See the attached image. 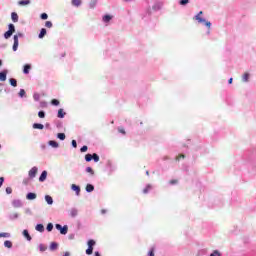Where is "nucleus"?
<instances>
[{
  "mask_svg": "<svg viewBox=\"0 0 256 256\" xmlns=\"http://www.w3.org/2000/svg\"><path fill=\"white\" fill-rule=\"evenodd\" d=\"M95 161V163H99V155H97V153L94 154H86L85 155V161H87V163H89V161Z\"/></svg>",
  "mask_w": 256,
  "mask_h": 256,
  "instance_id": "1",
  "label": "nucleus"
},
{
  "mask_svg": "<svg viewBox=\"0 0 256 256\" xmlns=\"http://www.w3.org/2000/svg\"><path fill=\"white\" fill-rule=\"evenodd\" d=\"M55 227L58 231H60L61 235H67L69 231V227L67 225L61 226V224H56Z\"/></svg>",
  "mask_w": 256,
  "mask_h": 256,
  "instance_id": "2",
  "label": "nucleus"
},
{
  "mask_svg": "<svg viewBox=\"0 0 256 256\" xmlns=\"http://www.w3.org/2000/svg\"><path fill=\"white\" fill-rule=\"evenodd\" d=\"M194 19L196 21H198V23H205L206 27H208V29H211V22H207L205 19H203L201 16H199V14H197Z\"/></svg>",
  "mask_w": 256,
  "mask_h": 256,
  "instance_id": "3",
  "label": "nucleus"
},
{
  "mask_svg": "<svg viewBox=\"0 0 256 256\" xmlns=\"http://www.w3.org/2000/svg\"><path fill=\"white\" fill-rule=\"evenodd\" d=\"M39 171V169L37 167H32L31 170L29 171L28 175L31 179H34V177L37 176V172Z\"/></svg>",
  "mask_w": 256,
  "mask_h": 256,
  "instance_id": "4",
  "label": "nucleus"
},
{
  "mask_svg": "<svg viewBox=\"0 0 256 256\" xmlns=\"http://www.w3.org/2000/svg\"><path fill=\"white\" fill-rule=\"evenodd\" d=\"M13 51H17L19 49V36L14 35V44L12 46Z\"/></svg>",
  "mask_w": 256,
  "mask_h": 256,
  "instance_id": "5",
  "label": "nucleus"
},
{
  "mask_svg": "<svg viewBox=\"0 0 256 256\" xmlns=\"http://www.w3.org/2000/svg\"><path fill=\"white\" fill-rule=\"evenodd\" d=\"M26 199H28L29 201H33V199H37V194L30 192L27 194Z\"/></svg>",
  "mask_w": 256,
  "mask_h": 256,
  "instance_id": "6",
  "label": "nucleus"
},
{
  "mask_svg": "<svg viewBox=\"0 0 256 256\" xmlns=\"http://www.w3.org/2000/svg\"><path fill=\"white\" fill-rule=\"evenodd\" d=\"M0 81H7V70L0 72Z\"/></svg>",
  "mask_w": 256,
  "mask_h": 256,
  "instance_id": "7",
  "label": "nucleus"
},
{
  "mask_svg": "<svg viewBox=\"0 0 256 256\" xmlns=\"http://www.w3.org/2000/svg\"><path fill=\"white\" fill-rule=\"evenodd\" d=\"M46 179H47V171L44 170L39 177V181H40V183H43V181H45Z\"/></svg>",
  "mask_w": 256,
  "mask_h": 256,
  "instance_id": "8",
  "label": "nucleus"
},
{
  "mask_svg": "<svg viewBox=\"0 0 256 256\" xmlns=\"http://www.w3.org/2000/svg\"><path fill=\"white\" fill-rule=\"evenodd\" d=\"M11 19H12L13 23H17V21H19V15H17L16 12H12Z\"/></svg>",
  "mask_w": 256,
  "mask_h": 256,
  "instance_id": "9",
  "label": "nucleus"
},
{
  "mask_svg": "<svg viewBox=\"0 0 256 256\" xmlns=\"http://www.w3.org/2000/svg\"><path fill=\"white\" fill-rule=\"evenodd\" d=\"M71 189H72V191H75L77 195H79V193H81V188L75 184H72Z\"/></svg>",
  "mask_w": 256,
  "mask_h": 256,
  "instance_id": "10",
  "label": "nucleus"
},
{
  "mask_svg": "<svg viewBox=\"0 0 256 256\" xmlns=\"http://www.w3.org/2000/svg\"><path fill=\"white\" fill-rule=\"evenodd\" d=\"M35 229L36 231H39V233H43V231H45V226H43V224H37Z\"/></svg>",
  "mask_w": 256,
  "mask_h": 256,
  "instance_id": "11",
  "label": "nucleus"
},
{
  "mask_svg": "<svg viewBox=\"0 0 256 256\" xmlns=\"http://www.w3.org/2000/svg\"><path fill=\"white\" fill-rule=\"evenodd\" d=\"M29 71H31V65L26 64V65L24 66L23 73H24L25 75H29Z\"/></svg>",
  "mask_w": 256,
  "mask_h": 256,
  "instance_id": "12",
  "label": "nucleus"
},
{
  "mask_svg": "<svg viewBox=\"0 0 256 256\" xmlns=\"http://www.w3.org/2000/svg\"><path fill=\"white\" fill-rule=\"evenodd\" d=\"M86 191H87V193H92V191H95V186H93L91 184H87Z\"/></svg>",
  "mask_w": 256,
  "mask_h": 256,
  "instance_id": "13",
  "label": "nucleus"
},
{
  "mask_svg": "<svg viewBox=\"0 0 256 256\" xmlns=\"http://www.w3.org/2000/svg\"><path fill=\"white\" fill-rule=\"evenodd\" d=\"M45 35H47V29L42 28L39 33V39H43V37H45Z\"/></svg>",
  "mask_w": 256,
  "mask_h": 256,
  "instance_id": "14",
  "label": "nucleus"
},
{
  "mask_svg": "<svg viewBox=\"0 0 256 256\" xmlns=\"http://www.w3.org/2000/svg\"><path fill=\"white\" fill-rule=\"evenodd\" d=\"M242 81L244 83H247V81H249V72H245L242 76Z\"/></svg>",
  "mask_w": 256,
  "mask_h": 256,
  "instance_id": "15",
  "label": "nucleus"
},
{
  "mask_svg": "<svg viewBox=\"0 0 256 256\" xmlns=\"http://www.w3.org/2000/svg\"><path fill=\"white\" fill-rule=\"evenodd\" d=\"M33 129H45V126L43 124H39V123H34L33 124Z\"/></svg>",
  "mask_w": 256,
  "mask_h": 256,
  "instance_id": "16",
  "label": "nucleus"
},
{
  "mask_svg": "<svg viewBox=\"0 0 256 256\" xmlns=\"http://www.w3.org/2000/svg\"><path fill=\"white\" fill-rule=\"evenodd\" d=\"M45 201L48 203V205H53V198L51 196L46 195Z\"/></svg>",
  "mask_w": 256,
  "mask_h": 256,
  "instance_id": "17",
  "label": "nucleus"
},
{
  "mask_svg": "<svg viewBox=\"0 0 256 256\" xmlns=\"http://www.w3.org/2000/svg\"><path fill=\"white\" fill-rule=\"evenodd\" d=\"M49 145H50V147H54V149H57V147H59V143H57L56 141H53V140L49 141Z\"/></svg>",
  "mask_w": 256,
  "mask_h": 256,
  "instance_id": "18",
  "label": "nucleus"
},
{
  "mask_svg": "<svg viewBox=\"0 0 256 256\" xmlns=\"http://www.w3.org/2000/svg\"><path fill=\"white\" fill-rule=\"evenodd\" d=\"M111 19H113V16H111V15H105L103 17L104 23H109V21H111Z\"/></svg>",
  "mask_w": 256,
  "mask_h": 256,
  "instance_id": "19",
  "label": "nucleus"
},
{
  "mask_svg": "<svg viewBox=\"0 0 256 256\" xmlns=\"http://www.w3.org/2000/svg\"><path fill=\"white\" fill-rule=\"evenodd\" d=\"M59 247V244H57L56 242H52L50 244V250L51 251H55V249H57Z\"/></svg>",
  "mask_w": 256,
  "mask_h": 256,
  "instance_id": "20",
  "label": "nucleus"
},
{
  "mask_svg": "<svg viewBox=\"0 0 256 256\" xmlns=\"http://www.w3.org/2000/svg\"><path fill=\"white\" fill-rule=\"evenodd\" d=\"M23 235L24 237H26L27 241H31V235H29V231L24 230Z\"/></svg>",
  "mask_w": 256,
  "mask_h": 256,
  "instance_id": "21",
  "label": "nucleus"
},
{
  "mask_svg": "<svg viewBox=\"0 0 256 256\" xmlns=\"http://www.w3.org/2000/svg\"><path fill=\"white\" fill-rule=\"evenodd\" d=\"M4 246L7 247L8 249H11V247H13V243L9 240H6L4 242Z\"/></svg>",
  "mask_w": 256,
  "mask_h": 256,
  "instance_id": "22",
  "label": "nucleus"
},
{
  "mask_svg": "<svg viewBox=\"0 0 256 256\" xmlns=\"http://www.w3.org/2000/svg\"><path fill=\"white\" fill-rule=\"evenodd\" d=\"M63 117H65V112H63V109H59L58 110V118L63 119Z\"/></svg>",
  "mask_w": 256,
  "mask_h": 256,
  "instance_id": "23",
  "label": "nucleus"
},
{
  "mask_svg": "<svg viewBox=\"0 0 256 256\" xmlns=\"http://www.w3.org/2000/svg\"><path fill=\"white\" fill-rule=\"evenodd\" d=\"M9 81H10V85H12V87H17V80L15 78H11Z\"/></svg>",
  "mask_w": 256,
  "mask_h": 256,
  "instance_id": "24",
  "label": "nucleus"
},
{
  "mask_svg": "<svg viewBox=\"0 0 256 256\" xmlns=\"http://www.w3.org/2000/svg\"><path fill=\"white\" fill-rule=\"evenodd\" d=\"M78 211H77V209H72V210H70V215L72 216V217H77V215H78Z\"/></svg>",
  "mask_w": 256,
  "mask_h": 256,
  "instance_id": "25",
  "label": "nucleus"
},
{
  "mask_svg": "<svg viewBox=\"0 0 256 256\" xmlns=\"http://www.w3.org/2000/svg\"><path fill=\"white\" fill-rule=\"evenodd\" d=\"M72 5H74V7H79V5H81V0H72Z\"/></svg>",
  "mask_w": 256,
  "mask_h": 256,
  "instance_id": "26",
  "label": "nucleus"
},
{
  "mask_svg": "<svg viewBox=\"0 0 256 256\" xmlns=\"http://www.w3.org/2000/svg\"><path fill=\"white\" fill-rule=\"evenodd\" d=\"M31 3V1L29 0H21L18 2L19 5H29Z\"/></svg>",
  "mask_w": 256,
  "mask_h": 256,
  "instance_id": "27",
  "label": "nucleus"
},
{
  "mask_svg": "<svg viewBox=\"0 0 256 256\" xmlns=\"http://www.w3.org/2000/svg\"><path fill=\"white\" fill-rule=\"evenodd\" d=\"M8 29H9L8 31L12 32V34L15 33V25L9 24Z\"/></svg>",
  "mask_w": 256,
  "mask_h": 256,
  "instance_id": "28",
  "label": "nucleus"
},
{
  "mask_svg": "<svg viewBox=\"0 0 256 256\" xmlns=\"http://www.w3.org/2000/svg\"><path fill=\"white\" fill-rule=\"evenodd\" d=\"M57 137L60 141H65V133H58Z\"/></svg>",
  "mask_w": 256,
  "mask_h": 256,
  "instance_id": "29",
  "label": "nucleus"
},
{
  "mask_svg": "<svg viewBox=\"0 0 256 256\" xmlns=\"http://www.w3.org/2000/svg\"><path fill=\"white\" fill-rule=\"evenodd\" d=\"M1 237L9 238V237H11V234H10V233H7V232H2V233H0V238H1Z\"/></svg>",
  "mask_w": 256,
  "mask_h": 256,
  "instance_id": "30",
  "label": "nucleus"
},
{
  "mask_svg": "<svg viewBox=\"0 0 256 256\" xmlns=\"http://www.w3.org/2000/svg\"><path fill=\"white\" fill-rule=\"evenodd\" d=\"M86 173H90V175H95V171H93V168L91 167L86 168Z\"/></svg>",
  "mask_w": 256,
  "mask_h": 256,
  "instance_id": "31",
  "label": "nucleus"
},
{
  "mask_svg": "<svg viewBox=\"0 0 256 256\" xmlns=\"http://www.w3.org/2000/svg\"><path fill=\"white\" fill-rule=\"evenodd\" d=\"M94 245H95V240H89L88 241V248L93 249Z\"/></svg>",
  "mask_w": 256,
  "mask_h": 256,
  "instance_id": "32",
  "label": "nucleus"
},
{
  "mask_svg": "<svg viewBox=\"0 0 256 256\" xmlns=\"http://www.w3.org/2000/svg\"><path fill=\"white\" fill-rule=\"evenodd\" d=\"M45 27H47L48 29H51V27H53V23L51 21H46Z\"/></svg>",
  "mask_w": 256,
  "mask_h": 256,
  "instance_id": "33",
  "label": "nucleus"
},
{
  "mask_svg": "<svg viewBox=\"0 0 256 256\" xmlns=\"http://www.w3.org/2000/svg\"><path fill=\"white\" fill-rule=\"evenodd\" d=\"M38 117H40V119H45V112L44 111H39L38 112Z\"/></svg>",
  "mask_w": 256,
  "mask_h": 256,
  "instance_id": "34",
  "label": "nucleus"
},
{
  "mask_svg": "<svg viewBox=\"0 0 256 256\" xmlns=\"http://www.w3.org/2000/svg\"><path fill=\"white\" fill-rule=\"evenodd\" d=\"M46 229H47V231H49V232L53 231V223H48Z\"/></svg>",
  "mask_w": 256,
  "mask_h": 256,
  "instance_id": "35",
  "label": "nucleus"
},
{
  "mask_svg": "<svg viewBox=\"0 0 256 256\" xmlns=\"http://www.w3.org/2000/svg\"><path fill=\"white\" fill-rule=\"evenodd\" d=\"M39 249H40L41 252L47 251V246H45L43 244H40Z\"/></svg>",
  "mask_w": 256,
  "mask_h": 256,
  "instance_id": "36",
  "label": "nucleus"
},
{
  "mask_svg": "<svg viewBox=\"0 0 256 256\" xmlns=\"http://www.w3.org/2000/svg\"><path fill=\"white\" fill-rule=\"evenodd\" d=\"M11 35H13V33H12V32H9V31H7V32L4 33V37H5L6 39H9V37H11Z\"/></svg>",
  "mask_w": 256,
  "mask_h": 256,
  "instance_id": "37",
  "label": "nucleus"
},
{
  "mask_svg": "<svg viewBox=\"0 0 256 256\" xmlns=\"http://www.w3.org/2000/svg\"><path fill=\"white\" fill-rule=\"evenodd\" d=\"M118 131H119V133H121L122 135H126V133H127V132H125V128H123V127H119V128H118Z\"/></svg>",
  "mask_w": 256,
  "mask_h": 256,
  "instance_id": "38",
  "label": "nucleus"
},
{
  "mask_svg": "<svg viewBox=\"0 0 256 256\" xmlns=\"http://www.w3.org/2000/svg\"><path fill=\"white\" fill-rule=\"evenodd\" d=\"M179 183V180H177V179H174V180H170L169 181V184L170 185H177Z\"/></svg>",
  "mask_w": 256,
  "mask_h": 256,
  "instance_id": "39",
  "label": "nucleus"
},
{
  "mask_svg": "<svg viewBox=\"0 0 256 256\" xmlns=\"http://www.w3.org/2000/svg\"><path fill=\"white\" fill-rule=\"evenodd\" d=\"M51 103L52 105H55L57 107V105H59L60 102L57 99H52Z\"/></svg>",
  "mask_w": 256,
  "mask_h": 256,
  "instance_id": "40",
  "label": "nucleus"
},
{
  "mask_svg": "<svg viewBox=\"0 0 256 256\" xmlns=\"http://www.w3.org/2000/svg\"><path fill=\"white\" fill-rule=\"evenodd\" d=\"M181 159H185V155L184 154H180L176 157V161H180Z\"/></svg>",
  "mask_w": 256,
  "mask_h": 256,
  "instance_id": "41",
  "label": "nucleus"
},
{
  "mask_svg": "<svg viewBox=\"0 0 256 256\" xmlns=\"http://www.w3.org/2000/svg\"><path fill=\"white\" fill-rule=\"evenodd\" d=\"M6 193H7V195H11V193H13V189L11 187H7Z\"/></svg>",
  "mask_w": 256,
  "mask_h": 256,
  "instance_id": "42",
  "label": "nucleus"
},
{
  "mask_svg": "<svg viewBox=\"0 0 256 256\" xmlns=\"http://www.w3.org/2000/svg\"><path fill=\"white\" fill-rule=\"evenodd\" d=\"M86 255H93V248H88L86 250Z\"/></svg>",
  "mask_w": 256,
  "mask_h": 256,
  "instance_id": "43",
  "label": "nucleus"
},
{
  "mask_svg": "<svg viewBox=\"0 0 256 256\" xmlns=\"http://www.w3.org/2000/svg\"><path fill=\"white\" fill-rule=\"evenodd\" d=\"M95 5H97V1L94 0L90 3V8L95 9Z\"/></svg>",
  "mask_w": 256,
  "mask_h": 256,
  "instance_id": "44",
  "label": "nucleus"
},
{
  "mask_svg": "<svg viewBox=\"0 0 256 256\" xmlns=\"http://www.w3.org/2000/svg\"><path fill=\"white\" fill-rule=\"evenodd\" d=\"M19 96L20 97H25V89H20Z\"/></svg>",
  "mask_w": 256,
  "mask_h": 256,
  "instance_id": "45",
  "label": "nucleus"
},
{
  "mask_svg": "<svg viewBox=\"0 0 256 256\" xmlns=\"http://www.w3.org/2000/svg\"><path fill=\"white\" fill-rule=\"evenodd\" d=\"M48 15H47V13H42L41 14V19H43V20H46V19H48Z\"/></svg>",
  "mask_w": 256,
  "mask_h": 256,
  "instance_id": "46",
  "label": "nucleus"
},
{
  "mask_svg": "<svg viewBox=\"0 0 256 256\" xmlns=\"http://www.w3.org/2000/svg\"><path fill=\"white\" fill-rule=\"evenodd\" d=\"M210 256H221V254L219 251L215 250L212 254H210Z\"/></svg>",
  "mask_w": 256,
  "mask_h": 256,
  "instance_id": "47",
  "label": "nucleus"
},
{
  "mask_svg": "<svg viewBox=\"0 0 256 256\" xmlns=\"http://www.w3.org/2000/svg\"><path fill=\"white\" fill-rule=\"evenodd\" d=\"M189 3V0H180V5H187Z\"/></svg>",
  "mask_w": 256,
  "mask_h": 256,
  "instance_id": "48",
  "label": "nucleus"
},
{
  "mask_svg": "<svg viewBox=\"0 0 256 256\" xmlns=\"http://www.w3.org/2000/svg\"><path fill=\"white\" fill-rule=\"evenodd\" d=\"M87 149H88L87 146H83V147L80 149V151H81V153H85V152H87Z\"/></svg>",
  "mask_w": 256,
  "mask_h": 256,
  "instance_id": "49",
  "label": "nucleus"
},
{
  "mask_svg": "<svg viewBox=\"0 0 256 256\" xmlns=\"http://www.w3.org/2000/svg\"><path fill=\"white\" fill-rule=\"evenodd\" d=\"M5 182V178H3V177H0V187H2L3 186V183Z\"/></svg>",
  "mask_w": 256,
  "mask_h": 256,
  "instance_id": "50",
  "label": "nucleus"
},
{
  "mask_svg": "<svg viewBox=\"0 0 256 256\" xmlns=\"http://www.w3.org/2000/svg\"><path fill=\"white\" fill-rule=\"evenodd\" d=\"M149 256H155V249H151V251L149 252Z\"/></svg>",
  "mask_w": 256,
  "mask_h": 256,
  "instance_id": "51",
  "label": "nucleus"
},
{
  "mask_svg": "<svg viewBox=\"0 0 256 256\" xmlns=\"http://www.w3.org/2000/svg\"><path fill=\"white\" fill-rule=\"evenodd\" d=\"M72 147H74L76 149V147H77V141L76 140H72Z\"/></svg>",
  "mask_w": 256,
  "mask_h": 256,
  "instance_id": "52",
  "label": "nucleus"
},
{
  "mask_svg": "<svg viewBox=\"0 0 256 256\" xmlns=\"http://www.w3.org/2000/svg\"><path fill=\"white\" fill-rule=\"evenodd\" d=\"M228 83L231 85V83H233V78H230V79L228 80Z\"/></svg>",
  "mask_w": 256,
  "mask_h": 256,
  "instance_id": "53",
  "label": "nucleus"
},
{
  "mask_svg": "<svg viewBox=\"0 0 256 256\" xmlns=\"http://www.w3.org/2000/svg\"><path fill=\"white\" fill-rule=\"evenodd\" d=\"M63 256H71L69 252H65Z\"/></svg>",
  "mask_w": 256,
  "mask_h": 256,
  "instance_id": "54",
  "label": "nucleus"
},
{
  "mask_svg": "<svg viewBox=\"0 0 256 256\" xmlns=\"http://www.w3.org/2000/svg\"><path fill=\"white\" fill-rule=\"evenodd\" d=\"M94 256H101V254L99 252H95Z\"/></svg>",
  "mask_w": 256,
  "mask_h": 256,
  "instance_id": "55",
  "label": "nucleus"
},
{
  "mask_svg": "<svg viewBox=\"0 0 256 256\" xmlns=\"http://www.w3.org/2000/svg\"><path fill=\"white\" fill-rule=\"evenodd\" d=\"M198 15H199V16H202V15H203V11H200V12L198 13Z\"/></svg>",
  "mask_w": 256,
  "mask_h": 256,
  "instance_id": "56",
  "label": "nucleus"
},
{
  "mask_svg": "<svg viewBox=\"0 0 256 256\" xmlns=\"http://www.w3.org/2000/svg\"><path fill=\"white\" fill-rule=\"evenodd\" d=\"M1 65H3V61L0 60V67H1Z\"/></svg>",
  "mask_w": 256,
  "mask_h": 256,
  "instance_id": "57",
  "label": "nucleus"
},
{
  "mask_svg": "<svg viewBox=\"0 0 256 256\" xmlns=\"http://www.w3.org/2000/svg\"><path fill=\"white\" fill-rule=\"evenodd\" d=\"M125 1H131V0H125Z\"/></svg>",
  "mask_w": 256,
  "mask_h": 256,
  "instance_id": "58",
  "label": "nucleus"
}]
</instances>
